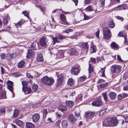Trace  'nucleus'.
I'll return each mask as SVG.
<instances>
[{
    "label": "nucleus",
    "instance_id": "obj_56",
    "mask_svg": "<svg viewBox=\"0 0 128 128\" xmlns=\"http://www.w3.org/2000/svg\"><path fill=\"white\" fill-rule=\"evenodd\" d=\"M1 72L2 74H3L5 73V70L2 66H1Z\"/></svg>",
    "mask_w": 128,
    "mask_h": 128
},
{
    "label": "nucleus",
    "instance_id": "obj_51",
    "mask_svg": "<svg viewBox=\"0 0 128 128\" xmlns=\"http://www.w3.org/2000/svg\"><path fill=\"white\" fill-rule=\"evenodd\" d=\"M12 75L14 77H17L20 76V74L19 73H14L12 74Z\"/></svg>",
    "mask_w": 128,
    "mask_h": 128
},
{
    "label": "nucleus",
    "instance_id": "obj_31",
    "mask_svg": "<svg viewBox=\"0 0 128 128\" xmlns=\"http://www.w3.org/2000/svg\"><path fill=\"white\" fill-rule=\"evenodd\" d=\"M15 122L19 126H21L23 124V122L20 120L18 119H16Z\"/></svg>",
    "mask_w": 128,
    "mask_h": 128
},
{
    "label": "nucleus",
    "instance_id": "obj_23",
    "mask_svg": "<svg viewBox=\"0 0 128 128\" xmlns=\"http://www.w3.org/2000/svg\"><path fill=\"white\" fill-rule=\"evenodd\" d=\"M0 57L2 60H4L6 59L8 57V54L4 53H2L0 55Z\"/></svg>",
    "mask_w": 128,
    "mask_h": 128
},
{
    "label": "nucleus",
    "instance_id": "obj_9",
    "mask_svg": "<svg viewBox=\"0 0 128 128\" xmlns=\"http://www.w3.org/2000/svg\"><path fill=\"white\" fill-rule=\"evenodd\" d=\"M8 85V88L10 91L12 92L13 91V82L10 81H8L6 82Z\"/></svg>",
    "mask_w": 128,
    "mask_h": 128
},
{
    "label": "nucleus",
    "instance_id": "obj_50",
    "mask_svg": "<svg viewBox=\"0 0 128 128\" xmlns=\"http://www.w3.org/2000/svg\"><path fill=\"white\" fill-rule=\"evenodd\" d=\"M106 109L105 108L103 110H101L100 113V114L102 116L103 114H104L106 112Z\"/></svg>",
    "mask_w": 128,
    "mask_h": 128
},
{
    "label": "nucleus",
    "instance_id": "obj_64",
    "mask_svg": "<svg viewBox=\"0 0 128 128\" xmlns=\"http://www.w3.org/2000/svg\"><path fill=\"white\" fill-rule=\"evenodd\" d=\"M126 122H128V114H126V116L124 118Z\"/></svg>",
    "mask_w": 128,
    "mask_h": 128
},
{
    "label": "nucleus",
    "instance_id": "obj_58",
    "mask_svg": "<svg viewBox=\"0 0 128 128\" xmlns=\"http://www.w3.org/2000/svg\"><path fill=\"white\" fill-rule=\"evenodd\" d=\"M99 34L100 31L99 30L97 31L95 33V35L96 37L98 38H99Z\"/></svg>",
    "mask_w": 128,
    "mask_h": 128
},
{
    "label": "nucleus",
    "instance_id": "obj_30",
    "mask_svg": "<svg viewBox=\"0 0 128 128\" xmlns=\"http://www.w3.org/2000/svg\"><path fill=\"white\" fill-rule=\"evenodd\" d=\"M81 45L82 47L84 48L87 49L88 48V44L87 42H82Z\"/></svg>",
    "mask_w": 128,
    "mask_h": 128
},
{
    "label": "nucleus",
    "instance_id": "obj_19",
    "mask_svg": "<svg viewBox=\"0 0 128 128\" xmlns=\"http://www.w3.org/2000/svg\"><path fill=\"white\" fill-rule=\"evenodd\" d=\"M36 59L39 62H42L44 61L42 55L40 54H38Z\"/></svg>",
    "mask_w": 128,
    "mask_h": 128
},
{
    "label": "nucleus",
    "instance_id": "obj_8",
    "mask_svg": "<svg viewBox=\"0 0 128 128\" xmlns=\"http://www.w3.org/2000/svg\"><path fill=\"white\" fill-rule=\"evenodd\" d=\"M92 104L93 106H100L102 105V102L100 99H97L93 101Z\"/></svg>",
    "mask_w": 128,
    "mask_h": 128
},
{
    "label": "nucleus",
    "instance_id": "obj_36",
    "mask_svg": "<svg viewBox=\"0 0 128 128\" xmlns=\"http://www.w3.org/2000/svg\"><path fill=\"white\" fill-rule=\"evenodd\" d=\"M18 111L17 109H16L14 112L13 116L14 117H16L18 116Z\"/></svg>",
    "mask_w": 128,
    "mask_h": 128
},
{
    "label": "nucleus",
    "instance_id": "obj_59",
    "mask_svg": "<svg viewBox=\"0 0 128 128\" xmlns=\"http://www.w3.org/2000/svg\"><path fill=\"white\" fill-rule=\"evenodd\" d=\"M105 0H101L100 2L102 4L101 7L102 8L104 6L105 1Z\"/></svg>",
    "mask_w": 128,
    "mask_h": 128
},
{
    "label": "nucleus",
    "instance_id": "obj_3",
    "mask_svg": "<svg viewBox=\"0 0 128 128\" xmlns=\"http://www.w3.org/2000/svg\"><path fill=\"white\" fill-rule=\"evenodd\" d=\"M112 118L109 117L104 120L103 123L104 126H112Z\"/></svg>",
    "mask_w": 128,
    "mask_h": 128
},
{
    "label": "nucleus",
    "instance_id": "obj_35",
    "mask_svg": "<svg viewBox=\"0 0 128 128\" xmlns=\"http://www.w3.org/2000/svg\"><path fill=\"white\" fill-rule=\"evenodd\" d=\"M73 31V30L72 29L68 28L64 30L62 33L68 34L69 32H72Z\"/></svg>",
    "mask_w": 128,
    "mask_h": 128
},
{
    "label": "nucleus",
    "instance_id": "obj_47",
    "mask_svg": "<svg viewBox=\"0 0 128 128\" xmlns=\"http://www.w3.org/2000/svg\"><path fill=\"white\" fill-rule=\"evenodd\" d=\"M86 78V77L85 76H83L80 78L79 80L80 81L83 82L85 80Z\"/></svg>",
    "mask_w": 128,
    "mask_h": 128
},
{
    "label": "nucleus",
    "instance_id": "obj_60",
    "mask_svg": "<svg viewBox=\"0 0 128 128\" xmlns=\"http://www.w3.org/2000/svg\"><path fill=\"white\" fill-rule=\"evenodd\" d=\"M123 97L122 94H120L118 95V99L119 100H121L123 98Z\"/></svg>",
    "mask_w": 128,
    "mask_h": 128
},
{
    "label": "nucleus",
    "instance_id": "obj_11",
    "mask_svg": "<svg viewBox=\"0 0 128 128\" xmlns=\"http://www.w3.org/2000/svg\"><path fill=\"white\" fill-rule=\"evenodd\" d=\"M16 56V54L15 52L11 54H8V57L6 60L8 61H10L12 60Z\"/></svg>",
    "mask_w": 128,
    "mask_h": 128
},
{
    "label": "nucleus",
    "instance_id": "obj_17",
    "mask_svg": "<svg viewBox=\"0 0 128 128\" xmlns=\"http://www.w3.org/2000/svg\"><path fill=\"white\" fill-rule=\"evenodd\" d=\"M10 17L8 16L4 17L3 19V22L4 24H6L10 20Z\"/></svg>",
    "mask_w": 128,
    "mask_h": 128
},
{
    "label": "nucleus",
    "instance_id": "obj_25",
    "mask_svg": "<svg viewBox=\"0 0 128 128\" xmlns=\"http://www.w3.org/2000/svg\"><path fill=\"white\" fill-rule=\"evenodd\" d=\"M25 62L23 61H21L19 62L18 64V67L20 68H22L24 66Z\"/></svg>",
    "mask_w": 128,
    "mask_h": 128
},
{
    "label": "nucleus",
    "instance_id": "obj_14",
    "mask_svg": "<svg viewBox=\"0 0 128 128\" xmlns=\"http://www.w3.org/2000/svg\"><path fill=\"white\" fill-rule=\"evenodd\" d=\"M59 110L63 113L65 112L67 110V107L65 106L61 105L59 107Z\"/></svg>",
    "mask_w": 128,
    "mask_h": 128
},
{
    "label": "nucleus",
    "instance_id": "obj_55",
    "mask_svg": "<svg viewBox=\"0 0 128 128\" xmlns=\"http://www.w3.org/2000/svg\"><path fill=\"white\" fill-rule=\"evenodd\" d=\"M59 54L60 55V58H62L64 57V54L62 51L60 52L59 53Z\"/></svg>",
    "mask_w": 128,
    "mask_h": 128
},
{
    "label": "nucleus",
    "instance_id": "obj_41",
    "mask_svg": "<svg viewBox=\"0 0 128 128\" xmlns=\"http://www.w3.org/2000/svg\"><path fill=\"white\" fill-rule=\"evenodd\" d=\"M82 96L81 94L78 95L76 99V100L78 101H81L82 100Z\"/></svg>",
    "mask_w": 128,
    "mask_h": 128
},
{
    "label": "nucleus",
    "instance_id": "obj_54",
    "mask_svg": "<svg viewBox=\"0 0 128 128\" xmlns=\"http://www.w3.org/2000/svg\"><path fill=\"white\" fill-rule=\"evenodd\" d=\"M5 112V109L4 108H0V113L1 114H3Z\"/></svg>",
    "mask_w": 128,
    "mask_h": 128
},
{
    "label": "nucleus",
    "instance_id": "obj_37",
    "mask_svg": "<svg viewBox=\"0 0 128 128\" xmlns=\"http://www.w3.org/2000/svg\"><path fill=\"white\" fill-rule=\"evenodd\" d=\"M30 32H31L34 33L36 31V28L33 26H31L30 28Z\"/></svg>",
    "mask_w": 128,
    "mask_h": 128
},
{
    "label": "nucleus",
    "instance_id": "obj_18",
    "mask_svg": "<svg viewBox=\"0 0 128 128\" xmlns=\"http://www.w3.org/2000/svg\"><path fill=\"white\" fill-rule=\"evenodd\" d=\"M109 97L112 99H114L116 97V94L112 92H110L108 94Z\"/></svg>",
    "mask_w": 128,
    "mask_h": 128
},
{
    "label": "nucleus",
    "instance_id": "obj_5",
    "mask_svg": "<svg viewBox=\"0 0 128 128\" xmlns=\"http://www.w3.org/2000/svg\"><path fill=\"white\" fill-rule=\"evenodd\" d=\"M48 40L46 37L43 36L40 39V45L42 46H47L48 44Z\"/></svg>",
    "mask_w": 128,
    "mask_h": 128
},
{
    "label": "nucleus",
    "instance_id": "obj_53",
    "mask_svg": "<svg viewBox=\"0 0 128 128\" xmlns=\"http://www.w3.org/2000/svg\"><path fill=\"white\" fill-rule=\"evenodd\" d=\"M58 80H63V77L62 74H60L59 75H58Z\"/></svg>",
    "mask_w": 128,
    "mask_h": 128
},
{
    "label": "nucleus",
    "instance_id": "obj_24",
    "mask_svg": "<svg viewBox=\"0 0 128 128\" xmlns=\"http://www.w3.org/2000/svg\"><path fill=\"white\" fill-rule=\"evenodd\" d=\"M68 124L67 121L66 120H64L62 122V128H66L68 126Z\"/></svg>",
    "mask_w": 128,
    "mask_h": 128
},
{
    "label": "nucleus",
    "instance_id": "obj_21",
    "mask_svg": "<svg viewBox=\"0 0 128 128\" xmlns=\"http://www.w3.org/2000/svg\"><path fill=\"white\" fill-rule=\"evenodd\" d=\"M90 50L91 53L96 52L97 50L96 46L95 45H93L90 48Z\"/></svg>",
    "mask_w": 128,
    "mask_h": 128
},
{
    "label": "nucleus",
    "instance_id": "obj_10",
    "mask_svg": "<svg viewBox=\"0 0 128 128\" xmlns=\"http://www.w3.org/2000/svg\"><path fill=\"white\" fill-rule=\"evenodd\" d=\"M60 19L61 20V23L64 25L68 24V23L67 22L66 17L64 14H61L60 15Z\"/></svg>",
    "mask_w": 128,
    "mask_h": 128
},
{
    "label": "nucleus",
    "instance_id": "obj_45",
    "mask_svg": "<svg viewBox=\"0 0 128 128\" xmlns=\"http://www.w3.org/2000/svg\"><path fill=\"white\" fill-rule=\"evenodd\" d=\"M108 84V83L105 82L103 84H101L100 85V87L102 88H104L106 87Z\"/></svg>",
    "mask_w": 128,
    "mask_h": 128
},
{
    "label": "nucleus",
    "instance_id": "obj_16",
    "mask_svg": "<svg viewBox=\"0 0 128 128\" xmlns=\"http://www.w3.org/2000/svg\"><path fill=\"white\" fill-rule=\"evenodd\" d=\"M124 117L122 116H120L118 118V119H117V124H118L120 125H122L124 123Z\"/></svg>",
    "mask_w": 128,
    "mask_h": 128
},
{
    "label": "nucleus",
    "instance_id": "obj_13",
    "mask_svg": "<svg viewBox=\"0 0 128 128\" xmlns=\"http://www.w3.org/2000/svg\"><path fill=\"white\" fill-rule=\"evenodd\" d=\"M95 113L93 112L89 111L87 112L85 114L84 117L86 118H90L92 117Z\"/></svg>",
    "mask_w": 128,
    "mask_h": 128
},
{
    "label": "nucleus",
    "instance_id": "obj_7",
    "mask_svg": "<svg viewBox=\"0 0 128 128\" xmlns=\"http://www.w3.org/2000/svg\"><path fill=\"white\" fill-rule=\"evenodd\" d=\"M80 68L74 67L72 68L71 73L73 75H77L80 73Z\"/></svg>",
    "mask_w": 128,
    "mask_h": 128
},
{
    "label": "nucleus",
    "instance_id": "obj_12",
    "mask_svg": "<svg viewBox=\"0 0 128 128\" xmlns=\"http://www.w3.org/2000/svg\"><path fill=\"white\" fill-rule=\"evenodd\" d=\"M35 52L34 50H28V52L26 54V57L27 58L31 57L34 55Z\"/></svg>",
    "mask_w": 128,
    "mask_h": 128
},
{
    "label": "nucleus",
    "instance_id": "obj_39",
    "mask_svg": "<svg viewBox=\"0 0 128 128\" xmlns=\"http://www.w3.org/2000/svg\"><path fill=\"white\" fill-rule=\"evenodd\" d=\"M22 90H24V88L26 90V88L27 87L26 82L24 81L22 82Z\"/></svg>",
    "mask_w": 128,
    "mask_h": 128
},
{
    "label": "nucleus",
    "instance_id": "obj_32",
    "mask_svg": "<svg viewBox=\"0 0 128 128\" xmlns=\"http://www.w3.org/2000/svg\"><path fill=\"white\" fill-rule=\"evenodd\" d=\"M115 26V24L113 20H111L110 22L108 24V26L110 28H112L114 27Z\"/></svg>",
    "mask_w": 128,
    "mask_h": 128
},
{
    "label": "nucleus",
    "instance_id": "obj_4",
    "mask_svg": "<svg viewBox=\"0 0 128 128\" xmlns=\"http://www.w3.org/2000/svg\"><path fill=\"white\" fill-rule=\"evenodd\" d=\"M121 66L119 65L112 66L111 68V72L112 73H119L121 70Z\"/></svg>",
    "mask_w": 128,
    "mask_h": 128
},
{
    "label": "nucleus",
    "instance_id": "obj_63",
    "mask_svg": "<svg viewBox=\"0 0 128 128\" xmlns=\"http://www.w3.org/2000/svg\"><path fill=\"white\" fill-rule=\"evenodd\" d=\"M84 20H87L89 19L88 16L86 15L84 13Z\"/></svg>",
    "mask_w": 128,
    "mask_h": 128
},
{
    "label": "nucleus",
    "instance_id": "obj_52",
    "mask_svg": "<svg viewBox=\"0 0 128 128\" xmlns=\"http://www.w3.org/2000/svg\"><path fill=\"white\" fill-rule=\"evenodd\" d=\"M105 82V81L103 79H100L97 82L98 84L101 83V84H103Z\"/></svg>",
    "mask_w": 128,
    "mask_h": 128
},
{
    "label": "nucleus",
    "instance_id": "obj_2",
    "mask_svg": "<svg viewBox=\"0 0 128 128\" xmlns=\"http://www.w3.org/2000/svg\"><path fill=\"white\" fill-rule=\"evenodd\" d=\"M104 38L105 39H108L111 36L110 32L109 29L106 27L104 28L103 30Z\"/></svg>",
    "mask_w": 128,
    "mask_h": 128
},
{
    "label": "nucleus",
    "instance_id": "obj_26",
    "mask_svg": "<svg viewBox=\"0 0 128 128\" xmlns=\"http://www.w3.org/2000/svg\"><path fill=\"white\" fill-rule=\"evenodd\" d=\"M23 24V22L22 21H19L17 23L15 24V25L17 28L20 29H21V25Z\"/></svg>",
    "mask_w": 128,
    "mask_h": 128
},
{
    "label": "nucleus",
    "instance_id": "obj_48",
    "mask_svg": "<svg viewBox=\"0 0 128 128\" xmlns=\"http://www.w3.org/2000/svg\"><path fill=\"white\" fill-rule=\"evenodd\" d=\"M0 97L2 98H6L5 92H2V93L0 96Z\"/></svg>",
    "mask_w": 128,
    "mask_h": 128
},
{
    "label": "nucleus",
    "instance_id": "obj_40",
    "mask_svg": "<svg viewBox=\"0 0 128 128\" xmlns=\"http://www.w3.org/2000/svg\"><path fill=\"white\" fill-rule=\"evenodd\" d=\"M76 53V51L74 48H72L71 50L70 54L71 56H72L75 54Z\"/></svg>",
    "mask_w": 128,
    "mask_h": 128
},
{
    "label": "nucleus",
    "instance_id": "obj_6",
    "mask_svg": "<svg viewBox=\"0 0 128 128\" xmlns=\"http://www.w3.org/2000/svg\"><path fill=\"white\" fill-rule=\"evenodd\" d=\"M65 38V36H62L60 34H57L56 37L54 38L52 37V39L53 42V45H54L56 42H60L58 40V39H64Z\"/></svg>",
    "mask_w": 128,
    "mask_h": 128
},
{
    "label": "nucleus",
    "instance_id": "obj_61",
    "mask_svg": "<svg viewBox=\"0 0 128 128\" xmlns=\"http://www.w3.org/2000/svg\"><path fill=\"white\" fill-rule=\"evenodd\" d=\"M60 123V120H58L56 123V126L57 127L59 126Z\"/></svg>",
    "mask_w": 128,
    "mask_h": 128
},
{
    "label": "nucleus",
    "instance_id": "obj_38",
    "mask_svg": "<svg viewBox=\"0 0 128 128\" xmlns=\"http://www.w3.org/2000/svg\"><path fill=\"white\" fill-rule=\"evenodd\" d=\"M68 84L70 86H72L74 84V80L72 78L69 79L68 82Z\"/></svg>",
    "mask_w": 128,
    "mask_h": 128
},
{
    "label": "nucleus",
    "instance_id": "obj_49",
    "mask_svg": "<svg viewBox=\"0 0 128 128\" xmlns=\"http://www.w3.org/2000/svg\"><path fill=\"white\" fill-rule=\"evenodd\" d=\"M80 114V110L78 109L75 112V115L77 117L79 116Z\"/></svg>",
    "mask_w": 128,
    "mask_h": 128
},
{
    "label": "nucleus",
    "instance_id": "obj_42",
    "mask_svg": "<svg viewBox=\"0 0 128 128\" xmlns=\"http://www.w3.org/2000/svg\"><path fill=\"white\" fill-rule=\"evenodd\" d=\"M102 95L105 100L107 101L108 100V98L107 96V93L106 92L103 93L102 94Z\"/></svg>",
    "mask_w": 128,
    "mask_h": 128
},
{
    "label": "nucleus",
    "instance_id": "obj_22",
    "mask_svg": "<svg viewBox=\"0 0 128 128\" xmlns=\"http://www.w3.org/2000/svg\"><path fill=\"white\" fill-rule=\"evenodd\" d=\"M66 104L68 107H72L74 105V102L73 101H69L66 102Z\"/></svg>",
    "mask_w": 128,
    "mask_h": 128
},
{
    "label": "nucleus",
    "instance_id": "obj_43",
    "mask_svg": "<svg viewBox=\"0 0 128 128\" xmlns=\"http://www.w3.org/2000/svg\"><path fill=\"white\" fill-rule=\"evenodd\" d=\"M38 86L37 84H33L32 87V89L33 90L35 91L38 90Z\"/></svg>",
    "mask_w": 128,
    "mask_h": 128
},
{
    "label": "nucleus",
    "instance_id": "obj_1",
    "mask_svg": "<svg viewBox=\"0 0 128 128\" xmlns=\"http://www.w3.org/2000/svg\"><path fill=\"white\" fill-rule=\"evenodd\" d=\"M41 80L44 84L48 85H52L54 82L53 78H49L47 76L44 77Z\"/></svg>",
    "mask_w": 128,
    "mask_h": 128
},
{
    "label": "nucleus",
    "instance_id": "obj_34",
    "mask_svg": "<svg viewBox=\"0 0 128 128\" xmlns=\"http://www.w3.org/2000/svg\"><path fill=\"white\" fill-rule=\"evenodd\" d=\"M85 10L86 12H88L93 11V9L92 6L90 5L86 8Z\"/></svg>",
    "mask_w": 128,
    "mask_h": 128
},
{
    "label": "nucleus",
    "instance_id": "obj_33",
    "mask_svg": "<svg viewBox=\"0 0 128 128\" xmlns=\"http://www.w3.org/2000/svg\"><path fill=\"white\" fill-rule=\"evenodd\" d=\"M76 118L72 114H71L70 116L69 119L72 122H75L76 121Z\"/></svg>",
    "mask_w": 128,
    "mask_h": 128
},
{
    "label": "nucleus",
    "instance_id": "obj_62",
    "mask_svg": "<svg viewBox=\"0 0 128 128\" xmlns=\"http://www.w3.org/2000/svg\"><path fill=\"white\" fill-rule=\"evenodd\" d=\"M116 17L117 19L120 20L122 22V21L124 20V19L122 17L119 16H116Z\"/></svg>",
    "mask_w": 128,
    "mask_h": 128
},
{
    "label": "nucleus",
    "instance_id": "obj_57",
    "mask_svg": "<svg viewBox=\"0 0 128 128\" xmlns=\"http://www.w3.org/2000/svg\"><path fill=\"white\" fill-rule=\"evenodd\" d=\"M90 60L91 62L94 64H95L96 63V60L95 58H91Z\"/></svg>",
    "mask_w": 128,
    "mask_h": 128
},
{
    "label": "nucleus",
    "instance_id": "obj_20",
    "mask_svg": "<svg viewBox=\"0 0 128 128\" xmlns=\"http://www.w3.org/2000/svg\"><path fill=\"white\" fill-rule=\"evenodd\" d=\"M26 90L25 89H24V90H22V91L24 92L25 94H30L32 92V90L31 88H27V87L26 88ZM24 89H25L24 88Z\"/></svg>",
    "mask_w": 128,
    "mask_h": 128
},
{
    "label": "nucleus",
    "instance_id": "obj_46",
    "mask_svg": "<svg viewBox=\"0 0 128 128\" xmlns=\"http://www.w3.org/2000/svg\"><path fill=\"white\" fill-rule=\"evenodd\" d=\"M63 82V80H57V84H56L57 86H59L62 84Z\"/></svg>",
    "mask_w": 128,
    "mask_h": 128
},
{
    "label": "nucleus",
    "instance_id": "obj_44",
    "mask_svg": "<svg viewBox=\"0 0 128 128\" xmlns=\"http://www.w3.org/2000/svg\"><path fill=\"white\" fill-rule=\"evenodd\" d=\"M92 64H89V68H88L89 72L91 73L92 72L93 70V69L92 67Z\"/></svg>",
    "mask_w": 128,
    "mask_h": 128
},
{
    "label": "nucleus",
    "instance_id": "obj_28",
    "mask_svg": "<svg viewBox=\"0 0 128 128\" xmlns=\"http://www.w3.org/2000/svg\"><path fill=\"white\" fill-rule=\"evenodd\" d=\"M112 123L113 124L112 126H116L117 124V119L116 117H114L113 118H112Z\"/></svg>",
    "mask_w": 128,
    "mask_h": 128
},
{
    "label": "nucleus",
    "instance_id": "obj_29",
    "mask_svg": "<svg viewBox=\"0 0 128 128\" xmlns=\"http://www.w3.org/2000/svg\"><path fill=\"white\" fill-rule=\"evenodd\" d=\"M26 126L28 128H34V125L31 122H28L26 124Z\"/></svg>",
    "mask_w": 128,
    "mask_h": 128
},
{
    "label": "nucleus",
    "instance_id": "obj_27",
    "mask_svg": "<svg viewBox=\"0 0 128 128\" xmlns=\"http://www.w3.org/2000/svg\"><path fill=\"white\" fill-rule=\"evenodd\" d=\"M111 46L112 48L115 49L118 48V45L115 42H113L111 44Z\"/></svg>",
    "mask_w": 128,
    "mask_h": 128
},
{
    "label": "nucleus",
    "instance_id": "obj_15",
    "mask_svg": "<svg viewBox=\"0 0 128 128\" xmlns=\"http://www.w3.org/2000/svg\"><path fill=\"white\" fill-rule=\"evenodd\" d=\"M40 118V116L38 114H34L32 117L33 121L34 122H37Z\"/></svg>",
    "mask_w": 128,
    "mask_h": 128
}]
</instances>
